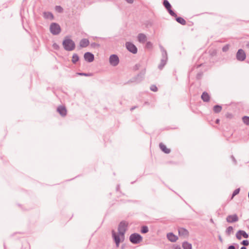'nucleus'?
<instances>
[{
  "label": "nucleus",
  "mask_w": 249,
  "mask_h": 249,
  "mask_svg": "<svg viewBox=\"0 0 249 249\" xmlns=\"http://www.w3.org/2000/svg\"><path fill=\"white\" fill-rule=\"evenodd\" d=\"M210 54L212 56H216L217 54V51L215 49L210 51Z\"/></svg>",
  "instance_id": "nucleus-34"
},
{
  "label": "nucleus",
  "mask_w": 249,
  "mask_h": 249,
  "mask_svg": "<svg viewBox=\"0 0 249 249\" xmlns=\"http://www.w3.org/2000/svg\"><path fill=\"white\" fill-rule=\"evenodd\" d=\"M79 58L77 54L74 53L72 57L71 61L73 64H76L79 61Z\"/></svg>",
  "instance_id": "nucleus-25"
},
{
  "label": "nucleus",
  "mask_w": 249,
  "mask_h": 249,
  "mask_svg": "<svg viewBox=\"0 0 249 249\" xmlns=\"http://www.w3.org/2000/svg\"><path fill=\"white\" fill-rule=\"evenodd\" d=\"M112 238L113 239V240L114 241L116 246L117 248H118L120 245V243L121 242V238H120V235L118 233V234H117V233L115 232V231L114 230L112 231Z\"/></svg>",
  "instance_id": "nucleus-10"
},
{
  "label": "nucleus",
  "mask_w": 249,
  "mask_h": 249,
  "mask_svg": "<svg viewBox=\"0 0 249 249\" xmlns=\"http://www.w3.org/2000/svg\"><path fill=\"white\" fill-rule=\"evenodd\" d=\"M226 117L228 119H232L233 117V115L232 113L228 112L226 114Z\"/></svg>",
  "instance_id": "nucleus-37"
},
{
  "label": "nucleus",
  "mask_w": 249,
  "mask_h": 249,
  "mask_svg": "<svg viewBox=\"0 0 249 249\" xmlns=\"http://www.w3.org/2000/svg\"><path fill=\"white\" fill-rule=\"evenodd\" d=\"M128 3L132 4L134 0H125Z\"/></svg>",
  "instance_id": "nucleus-42"
},
{
  "label": "nucleus",
  "mask_w": 249,
  "mask_h": 249,
  "mask_svg": "<svg viewBox=\"0 0 249 249\" xmlns=\"http://www.w3.org/2000/svg\"><path fill=\"white\" fill-rule=\"evenodd\" d=\"M236 59L240 61H244L246 58V54L243 49H239L236 53Z\"/></svg>",
  "instance_id": "nucleus-9"
},
{
  "label": "nucleus",
  "mask_w": 249,
  "mask_h": 249,
  "mask_svg": "<svg viewBox=\"0 0 249 249\" xmlns=\"http://www.w3.org/2000/svg\"><path fill=\"white\" fill-rule=\"evenodd\" d=\"M182 246V248L183 249H192V244L187 241L183 242Z\"/></svg>",
  "instance_id": "nucleus-23"
},
{
  "label": "nucleus",
  "mask_w": 249,
  "mask_h": 249,
  "mask_svg": "<svg viewBox=\"0 0 249 249\" xmlns=\"http://www.w3.org/2000/svg\"><path fill=\"white\" fill-rule=\"evenodd\" d=\"M233 232V228L232 226L228 227L226 230V234L229 236Z\"/></svg>",
  "instance_id": "nucleus-27"
},
{
  "label": "nucleus",
  "mask_w": 249,
  "mask_h": 249,
  "mask_svg": "<svg viewBox=\"0 0 249 249\" xmlns=\"http://www.w3.org/2000/svg\"><path fill=\"white\" fill-rule=\"evenodd\" d=\"M126 49L131 53L133 54L137 53L138 49L136 46L132 43L130 42H127L125 43Z\"/></svg>",
  "instance_id": "nucleus-8"
},
{
  "label": "nucleus",
  "mask_w": 249,
  "mask_h": 249,
  "mask_svg": "<svg viewBox=\"0 0 249 249\" xmlns=\"http://www.w3.org/2000/svg\"><path fill=\"white\" fill-rule=\"evenodd\" d=\"M168 59L167 53L164 49L162 50V58L160 60V64L158 66V68L159 70H161L163 69L165 65L167 63Z\"/></svg>",
  "instance_id": "nucleus-5"
},
{
  "label": "nucleus",
  "mask_w": 249,
  "mask_h": 249,
  "mask_svg": "<svg viewBox=\"0 0 249 249\" xmlns=\"http://www.w3.org/2000/svg\"><path fill=\"white\" fill-rule=\"evenodd\" d=\"M174 249H181V248L179 245H174L173 246Z\"/></svg>",
  "instance_id": "nucleus-41"
},
{
  "label": "nucleus",
  "mask_w": 249,
  "mask_h": 249,
  "mask_svg": "<svg viewBox=\"0 0 249 249\" xmlns=\"http://www.w3.org/2000/svg\"><path fill=\"white\" fill-rule=\"evenodd\" d=\"M63 46L64 49L67 51H71L74 50L75 44L71 39H66L63 41Z\"/></svg>",
  "instance_id": "nucleus-2"
},
{
  "label": "nucleus",
  "mask_w": 249,
  "mask_h": 249,
  "mask_svg": "<svg viewBox=\"0 0 249 249\" xmlns=\"http://www.w3.org/2000/svg\"><path fill=\"white\" fill-rule=\"evenodd\" d=\"M178 232L180 236L186 237L189 235V231L184 228H178Z\"/></svg>",
  "instance_id": "nucleus-14"
},
{
  "label": "nucleus",
  "mask_w": 249,
  "mask_h": 249,
  "mask_svg": "<svg viewBox=\"0 0 249 249\" xmlns=\"http://www.w3.org/2000/svg\"><path fill=\"white\" fill-rule=\"evenodd\" d=\"M242 236L245 238H247L249 237L248 234L244 231L239 230L236 233V237L240 240L241 239Z\"/></svg>",
  "instance_id": "nucleus-13"
},
{
  "label": "nucleus",
  "mask_w": 249,
  "mask_h": 249,
  "mask_svg": "<svg viewBox=\"0 0 249 249\" xmlns=\"http://www.w3.org/2000/svg\"><path fill=\"white\" fill-rule=\"evenodd\" d=\"M91 46L92 47H95L96 46H99V44H98L95 42H93L91 44Z\"/></svg>",
  "instance_id": "nucleus-40"
},
{
  "label": "nucleus",
  "mask_w": 249,
  "mask_h": 249,
  "mask_svg": "<svg viewBox=\"0 0 249 249\" xmlns=\"http://www.w3.org/2000/svg\"><path fill=\"white\" fill-rule=\"evenodd\" d=\"M149 230H148V228L147 226H143L142 227V229H141V232L142 233H146L147 232H148Z\"/></svg>",
  "instance_id": "nucleus-28"
},
{
  "label": "nucleus",
  "mask_w": 249,
  "mask_h": 249,
  "mask_svg": "<svg viewBox=\"0 0 249 249\" xmlns=\"http://www.w3.org/2000/svg\"><path fill=\"white\" fill-rule=\"evenodd\" d=\"M240 249H247V248L243 246Z\"/></svg>",
  "instance_id": "nucleus-48"
},
{
  "label": "nucleus",
  "mask_w": 249,
  "mask_h": 249,
  "mask_svg": "<svg viewBox=\"0 0 249 249\" xmlns=\"http://www.w3.org/2000/svg\"><path fill=\"white\" fill-rule=\"evenodd\" d=\"M201 98L204 102H208L210 100V97L209 94L206 91H204L202 93Z\"/></svg>",
  "instance_id": "nucleus-20"
},
{
  "label": "nucleus",
  "mask_w": 249,
  "mask_h": 249,
  "mask_svg": "<svg viewBox=\"0 0 249 249\" xmlns=\"http://www.w3.org/2000/svg\"><path fill=\"white\" fill-rule=\"evenodd\" d=\"M238 217L236 214L229 215L226 218V220L228 223H233L238 221Z\"/></svg>",
  "instance_id": "nucleus-12"
},
{
  "label": "nucleus",
  "mask_w": 249,
  "mask_h": 249,
  "mask_svg": "<svg viewBox=\"0 0 249 249\" xmlns=\"http://www.w3.org/2000/svg\"><path fill=\"white\" fill-rule=\"evenodd\" d=\"M110 64L112 66H116L119 63V58L116 54H111L109 59Z\"/></svg>",
  "instance_id": "nucleus-7"
},
{
  "label": "nucleus",
  "mask_w": 249,
  "mask_h": 249,
  "mask_svg": "<svg viewBox=\"0 0 249 249\" xmlns=\"http://www.w3.org/2000/svg\"><path fill=\"white\" fill-rule=\"evenodd\" d=\"M150 90L152 91L156 92L158 91V88L155 85H152L150 88Z\"/></svg>",
  "instance_id": "nucleus-32"
},
{
  "label": "nucleus",
  "mask_w": 249,
  "mask_h": 249,
  "mask_svg": "<svg viewBox=\"0 0 249 249\" xmlns=\"http://www.w3.org/2000/svg\"><path fill=\"white\" fill-rule=\"evenodd\" d=\"M242 120L245 124L249 125V116H244L242 117Z\"/></svg>",
  "instance_id": "nucleus-26"
},
{
  "label": "nucleus",
  "mask_w": 249,
  "mask_h": 249,
  "mask_svg": "<svg viewBox=\"0 0 249 249\" xmlns=\"http://www.w3.org/2000/svg\"><path fill=\"white\" fill-rule=\"evenodd\" d=\"M231 158L232 160L233 161V162H234V163L235 164H237V161H236L235 157L233 155H231Z\"/></svg>",
  "instance_id": "nucleus-39"
},
{
  "label": "nucleus",
  "mask_w": 249,
  "mask_h": 249,
  "mask_svg": "<svg viewBox=\"0 0 249 249\" xmlns=\"http://www.w3.org/2000/svg\"><path fill=\"white\" fill-rule=\"evenodd\" d=\"M167 238L172 242H175L178 239V236L174 234L172 232L167 233Z\"/></svg>",
  "instance_id": "nucleus-18"
},
{
  "label": "nucleus",
  "mask_w": 249,
  "mask_h": 249,
  "mask_svg": "<svg viewBox=\"0 0 249 249\" xmlns=\"http://www.w3.org/2000/svg\"><path fill=\"white\" fill-rule=\"evenodd\" d=\"M129 241L133 244H138L142 241V237L138 233H133L130 235Z\"/></svg>",
  "instance_id": "nucleus-3"
},
{
  "label": "nucleus",
  "mask_w": 249,
  "mask_h": 249,
  "mask_svg": "<svg viewBox=\"0 0 249 249\" xmlns=\"http://www.w3.org/2000/svg\"><path fill=\"white\" fill-rule=\"evenodd\" d=\"M240 190V189L239 188L235 189L232 193L231 197L233 198L234 196L238 195L239 193Z\"/></svg>",
  "instance_id": "nucleus-33"
},
{
  "label": "nucleus",
  "mask_w": 249,
  "mask_h": 249,
  "mask_svg": "<svg viewBox=\"0 0 249 249\" xmlns=\"http://www.w3.org/2000/svg\"><path fill=\"white\" fill-rule=\"evenodd\" d=\"M241 244L245 246H247L249 245V242L247 240H244L241 242Z\"/></svg>",
  "instance_id": "nucleus-38"
},
{
  "label": "nucleus",
  "mask_w": 249,
  "mask_h": 249,
  "mask_svg": "<svg viewBox=\"0 0 249 249\" xmlns=\"http://www.w3.org/2000/svg\"><path fill=\"white\" fill-rule=\"evenodd\" d=\"M55 10L59 13H61L63 12V8L60 5L55 6Z\"/></svg>",
  "instance_id": "nucleus-30"
},
{
  "label": "nucleus",
  "mask_w": 249,
  "mask_h": 249,
  "mask_svg": "<svg viewBox=\"0 0 249 249\" xmlns=\"http://www.w3.org/2000/svg\"><path fill=\"white\" fill-rule=\"evenodd\" d=\"M77 74L80 76H90L92 75L91 73L77 72Z\"/></svg>",
  "instance_id": "nucleus-31"
},
{
  "label": "nucleus",
  "mask_w": 249,
  "mask_h": 249,
  "mask_svg": "<svg viewBox=\"0 0 249 249\" xmlns=\"http://www.w3.org/2000/svg\"><path fill=\"white\" fill-rule=\"evenodd\" d=\"M174 17L175 18L176 20L178 23H180V24H181L182 25H185L186 24V21L183 18H182L181 17H178L177 15L176 17Z\"/></svg>",
  "instance_id": "nucleus-22"
},
{
  "label": "nucleus",
  "mask_w": 249,
  "mask_h": 249,
  "mask_svg": "<svg viewBox=\"0 0 249 249\" xmlns=\"http://www.w3.org/2000/svg\"><path fill=\"white\" fill-rule=\"evenodd\" d=\"M203 73L202 71H200L197 73L196 75V78L197 80H200L201 79L202 76H203Z\"/></svg>",
  "instance_id": "nucleus-35"
},
{
  "label": "nucleus",
  "mask_w": 249,
  "mask_h": 249,
  "mask_svg": "<svg viewBox=\"0 0 249 249\" xmlns=\"http://www.w3.org/2000/svg\"><path fill=\"white\" fill-rule=\"evenodd\" d=\"M136 107H136V106L133 107H132L131 108L130 110L132 111L133 110H134V109H135Z\"/></svg>",
  "instance_id": "nucleus-47"
},
{
  "label": "nucleus",
  "mask_w": 249,
  "mask_h": 249,
  "mask_svg": "<svg viewBox=\"0 0 249 249\" xmlns=\"http://www.w3.org/2000/svg\"><path fill=\"white\" fill-rule=\"evenodd\" d=\"M120 189V185H117V187H116V190L117 191H119Z\"/></svg>",
  "instance_id": "nucleus-45"
},
{
  "label": "nucleus",
  "mask_w": 249,
  "mask_h": 249,
  "mask_svg": "<svg viewBox=\"0 0 249 249\" xmlns=\"http://www.w3.org/2000/svg\"><path fill=\"white\" fill-rule=\"evenodd\" d=\"M202 64H200V65H198L197 66H196V68H198L199 67H200Z\"/></svg>",
  "instance_id": "nucleus-49"
},
{
  "label": "nucleus",
  "mask_w": 249,
  "mask_h": 249,
  "mask_svg": "<svg viewBox=\"0 0 249 249\" xmlns=\"http://www.w3.org/2000/svg\"><path fill=\"white\" fill-rule=\"evenodd\" d=\"M128 222L126 221H122L120 222L118 225V233L120 235L121 237L123 238V241L124 238V234L127 230L128 226Z\"/></svg>",
  "instance_id": "nucleus-1"
},
{
  "label": "nucleus",
  "mask_w": 249,
  "mask_h": 249,
  "mask_svg": "<svg viewBox=\"0 0 249 249\" xmlns=\"http://www.w3.org/2000/svg\"><path fill=\"white\" fill-rule=\"evenodd\" d=\"M50 30L53 35H57L61 32V29L58 23L53 22L50 26Z\"/></svg>",
  "instance_id": "nucleus-4"
},
{
  "label": "nucleus",
  "mask_w": 249,
  "mask_h": 249,
  "mask_svg": "<svg viewBox=\"0 0 249 249\" xmlns=\"http://www.w3.org/2000/svg\"><path fill=\"white\" fill-rule=\"evenodd\" d=\"M215 123L216 124H219V123H220V119H217L216 120H215Z\"/></svg>",
  "instance_id": "nucleus-44"
},
{
  "label": "nucleus",
  "mask_w": 249,
  "mask_h": 249,
  "mask_svg": "<svg viewBox=\"0 0 249 249\" xmlns=\"http://www.w3.org/2000/svg\"><path fill=\"white\" fill-rule=\"evenodd\" d=\"M43 16L46 19L50 18V19L53 20L54 18L53 14L50 12H44L43 13Z\"/></svg>",
  "instance_id": "nucleus-21"
},
{
  "label": "nucleus",
  "mask_w": 249,
  "mask_h": 249,
  "mask_svg": "<svg viewBox=\"0 0 249 249\" xmlns=\"http://www.w3.org/2000/svg\"><path fill=\"white\" fill-rule=\"evenodd\" d=\"M163 4L169 14L172 17H176L177 14L175 13L172 9V6L169 2L167 0H164Z\"/></svg>",
  "instance_id": "nucleus-6"
},
{
  "label": "nucleus",
  "mask_w": 249,
  "mask_h": 249,
  "mask_svg": "<svg viewBox=\"0 0 249 249\" xmlns=\"http://www.w3.org/2000/svg\"><path fill=\"white\" fill-rule=\"evenodd\" d=\"M219 241L222 243L223 242L222 239L220 236L218 237Z\"/></svg>",
  "instance_id": "nucleus-46"
},
{
  "label": "nucleus",
  "mask_w": 249,
  "mask_h": 249,
  "mask_svg": "<svg viewBox=\"0 0 249 249\" xmlns=\"http://www.w3.org/2000/svg\"><path fill=\"white\" fill-rule=\"evenodd\" d=\"M84 59L88 61V62H91L94 59V55L89 52H87L84 54Z\"/></svg>",
  "instance_id": "nucleus-15"
},
{
  "label": "nucleus",
  "mask_w": 249,
  "mask_h": 249,
  "mask_svg": "<svg viewBox=\"0 0 249 249\" xmlns=\"http://www.w3.org/2000/svg\"><path fill=\"white\" fill-rule=\"evenodd\" d=\"M228 249H235V248L233 245H231L228 247Z\"/></svg>",
  "instance_id": "nucleus-43"
},
{
  "label": "nucleus",
  "mask_w": 249,
  "mask_h": 249,
  "mask_svg": "<svg viewBox=\"0 0 249 249\" xmlns=\"http://www.w3.org/2000/svg\"><path fill=\"white\" fill-rule=\"evenodd\" d=\"M138 40L142 43H144L146 42L147 37L145 34L143 33H140L137 36Z\"/></svg>",
  "instance_id": "nucleus-17"
},
{
  "label": "nucleus",
  "mask_w": 249,
  "mask_h": 249,
  "mask_svg": "<svg viewBox=\"0 0 249 249\" xmlns=\"http://www.w3.org/2000/svg\"><path fill=\"white\" fill-rule=\"evenodd\" d=\"M145 48L151 50L153 48V44L150 41H147L145 44Z\"/></svg>",
  "instance_id": "nucleus-29"
},
{
  "label": "nucleus",
  "mask_w": 249,
  "mask_h": 249,
  "mask_svg": "<svg viewBox=\"0 0 249 249\" xmlns=\"http://www.w3.org/2000/svg\"><path fill=\"white\" fill-rule=\"evenodd\" d=\"M229 44H226V45L223 46L222 48V51L224 52H226L228 51L229 50Z\"/></svg>",
  "instance_id": "nucleus-36"
},
{
  "label": "nucleus",
  "mask_w": 249,
  "mask_h": 249,
  "mask_svg": "<svg viewBox=\"0 0 249 249\" xmlns=\"http://www.w3.org/2000/svg\"><path fill=\"white\" fill-rule=\"evenodd\" d=\"M159 147L160 150L166 154H169L170 153L171 150L169 148H167L165 145L162 142H160L159 144Z\"/></svg>",
  "instance_id": "nucleus-19"
},
{
  "label": "nucleus",
  "mask_w": 249,
  "mask_h": 249,
  "mask_svg": "<svg viewBox=\"0 0 249 249\" xmlns=\"http://www.w3.org/2000/svg\"><path fill=\"white\" fill-rule=\"evenodd\" d=\"M222 110V107L220 105H215L213 107V110L214 113H219Z\"/></svg>",
  "instance_id": "nucleus-24"
},
{
  "label": "nucleus",
  "mask_w": 249,
  "mask_h": 249,
  "mask_svg": "<svg viewBox=\"0 0 249 249\" xmlns=\"http://www.w3.org/2000/svg\"><path fill=\"white\" fill-rule=\"evenodd\" d=\"M89 45V40L87 38L82 39L79 42L80 48H86Z\"/></svg>",
  "instance_id": "nucleus-16"
},
{
  "label": "nucleus",
  "mask_w": 249,
  "mask_h": 249,
  "mask_svg": "<svg viewBox=\"0 0 249 249\" xmlns=\"http://www.w3.org/2000/svg\"><path fill=\"white\" fill-rule=\"evenodd\" d=\"M57 111L63 117H65L67 114V110L65 106H59L57 108Z\"/></svg>",
  "instance_id": "nucleus-11"
}]
</instances>
